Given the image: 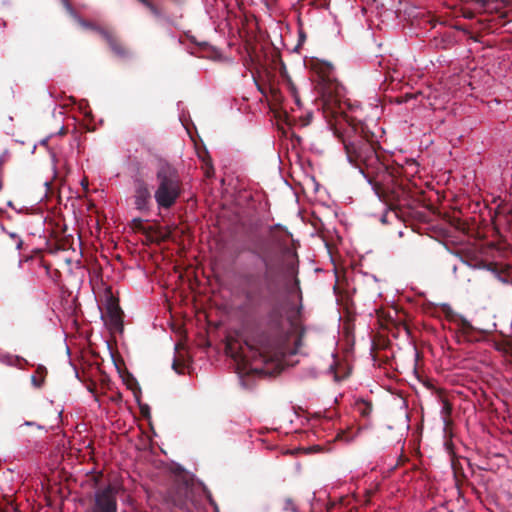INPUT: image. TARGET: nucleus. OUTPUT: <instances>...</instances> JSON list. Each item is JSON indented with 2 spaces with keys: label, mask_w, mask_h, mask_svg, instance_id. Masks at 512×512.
Returning a JSON list of instances; mask_svg holds the SVG:
<instances>
[{
  "label": "nucleus",
  "mask_w": 512,
  "mask_h": 512,
  "mask_svg": "<svg viewBox=\"0 0 512 512\" xmlns=\"http://www.w3.org/2000/svg\"><path fill=\"white\" fill-rule=\"evenodd\" d=\"M333 66L320 63L316 71L325 86L323 87L322 109L328 119L334 134L343 143L348 161L364 175L373 186L379 197L391 194V200L400 203L406 200L408 191L401 179L403 167L389 165L381 160L378 153L380 144L376 135L367 124L349 115L341 101V85L335 79L331 81L330 74Z\"/></svg>",
  "instance_id": "nucleus-1"
},
{
  "label": "nucleus",
  "mask_w": 512,
  "mask_h": 512,
  "mask_svg": "<svg viewBox=\"0 0 512 512\" xmlns=\"http://www.w3.org/2000/svg\"><path fill=\"white\" fill-rule=\"evenodd\" d=\"M258 261L244 266L237 274L238 293L243 298L242 307L255 313L270 303L278 293L279 282L274 265L263 251L253 250Z\"/></svg>",
  "instance_id": "nucleus-2"
},
{
  "label": "nucleus",
  "mask_w": 512,
  "mask_h": 512,
  "mask_svg": "<svg viewBox=\"0 0 512 512\" xmlns=\"http://www.w3.org/2000/svg\"><path fill=\"white\" fill-rule=\"evenodd\" d=\"M155 201L160 209L172 208L183 192V182L178 169L167 161H159L156 173Z\"/></svg>",
  "instance_id": "nucleus-3"
},
{
  "label": "nucleus",
  "mask_w": 512,
  "mask_h": 512,
  "mask_svg": "<svg viewBox=\"0 0 512 512\" xmlns=\"http://www.w3.org/2000/svg\"><path fill=\"white\" fill-rule=\"evenodd\" d=\"M277 355L278 348L276 343L268 334L262 333L252 338L250 341H245V344L240 346L239 351L232 356L236 361L248 366L257 361L263 363L273 361Z\"/></svg>",
  "instance_id": "nucleus-4"
},
{
  "label": "nucleus",
  "mask_w": 512,
  "mask_h": 512,
  "mask_svg": "<svg viewBox=\"0 0 512 512\" xmlns=\"http://www.w3.org/2000/svg\"><path fill=\"white\" fill-rule=\"evenodd\" d=\"M165 502L182 512H196L198 508L194 491L185 482L171 486L166 492Z\"/></svg>",
  "instance_id": "nucleus-5"
},
{
  "label": "nucleus",
  "mask_w": 512,
  "mask_h": 512,
  "mask_svg": "<svg viewBox=\"0 0 512 512\" xmlns=\"http://www.w3.org/2000/svg\"><path fill=\"white\" fill-rule=\"evenodd\" d=\"M134 207L141 213H148L151 208L152 194L149 184L142 176L133 178Z\"/></svg>",
  "instance_id": "nucleus-6"
},
{
  "label": "nucleus",
  "mask_w": 512,
  "mask_h": 512,
  "mask_svg": "<svg viewBox=\"0 0 512 512\" xmlns=\"http://www.w3.org/2000/svg\"><path fill=\"white\" fill-rule=\"evenodd\" d=\"M84 512H117V501L112 486L97 490L92 505Z\"/></svg>",
  "instance_id": "nucleus-7"
},
{
  "label": "nucleus",
  "mask_w": 512,
  "mask_h": 512,
  "mask_svg": "<svg viewBox=\"0 0 512 512\" xmlns=\"http://www.w3.org/2000/svg\"><path fill=\"white\" fill-rule=\"evenodd\" d=\"M143 6H145L149 12L155 17V19L159 22L164 23H174V21L178 18L182 17V14L177 12H171L168 6L163 4H155L151 0H138Z\"/></svg>",
  "instance_id": "nucleus-8"
},
{
  "label": "nucleus",
  "mask_w": 512,
  "mask_h": 512,
  "mask_svg": "<svg viewBox=\"0 0 512 512\" xmlns=\"http://www.w3.org/2000/svg\"><path fill=\"white\" fill-rule=\"evenodd\" d=\"M99 33L117 57L126 58L129 56V50L116 35L103 29H100Z\"/></svg>",
  "instance_id": "nucleus-9"
},
{
  "label": "nucleus",
  "mask_w": 512,
  "mask_h": 512,
  "mask_svg": "<svg viewBox=\"0 0 512 512\" xmlns=\"http://www.w3.org/2000/svg\"><path fill=\"white\" fill-rule=\"evenodd\" d=\"M107 324L110 329L122 330L123 329V312L119 305L114 301H110L107 305Z\"/></svg>",
  "instance_id": "nucleus-10"
},
{
  "label": "nucleus",
  "mask_w": 512,
  "mask_h": 512,
  "mask_svg": "<svg viewBox=\"0 0 512 512\" xmlns=\"http://www.w3.org/2000/svg\"><path fill=\"white\" fill-rule=\"evenodd\" d=\"M47 373L45 366L38 365L35 372L31 375L32 385L37 389L41 388L45 383Z\"/></svg>",
  "instance_id": "nucleus-11"
},
{
  "label": "nucleus",
  "mask_w": 512,
  "mask_h": 512,
  "mask_svg": "<svg viewBox=\"0 0 512 512\" xmlns=\"http://www.w3.org/2000/svg\"><path fill=\"white\" fill-rule=\"evenodd\" d=\"M356 410L362 417L368 418L372 413L373 406L368 401L360 400L356 402Z\"/></svg>",
  "instance_id": "nucleus-12"
},
{
  "label": "nucleus",
  "mask_w": 512,
  "mask_h": 512,
  "mask_svg": "<svg viewBox=\"0 0 512 512\" xmlns=\"http://www.w3.org/2000/svg\"><path fill=\"white\" fill-rule=\"evenodd\" d=\"M287 86H288V89H289L291 95L293 96V98L295 100V103L297 105H300V98H299V95H298L297 88H296L295 84L292 82L291 79L287 80Z\"/></svg>",
  "instance_id": "nucleus-13"
},
{
  "label": "nucleus",
  "mask_w": 512,
  "mask_h": 512,
  "mask_svg": "<svg viewBox=\"0 0 512 512\" xmlns=\"http://www.w3.org/2000/svg\"><path fill=\"white\" fill-rule=\"evenodd\" d=\"M283 510L285 511H291V512H297V506L294 502V500L290 497H287L283 501Z\"/></svg>",
  "instance_id": "nucleus-14"
},
{
  "label": "nucleus",
  "mask_w": 512,
  "mask_h": 512,
  "mask_svg": "<svg viewBox=\"0 0 512 512\" xmlns=\"http://www.w3.org/2000/svg\"><path fill=\"white\" fill-rule=\"evenodd\" d=\"M442 413L445 414L446 417H449L452 413V405L448 401H444Z\"/></svg>",
  "instance_id": "nucleus-15"
},
{
  "label": "nucleus",
  "mask_w": 512,
  "mask_h": 512,
  "mask_svg": "<svg viewBox=\"0 0 512 512\" xmlns=\"http://www.w3.org/2000/svg\"><path fill=\"white\" fill-rule=\"evenodd\" d=\"M412 98H414V96H413V95L406 94L405 96H399V97H396V98H395V102H396L397 104H402V103H404V102H407V101H408V99H412Z\"/></svg>",
  "instance_id": "nucleus-16"
},
{
  "label": "nucleus",
  "mask_w": 512,
  "mask_h": 512,
  "mask_svg": "<svg viewBox=\"0 0 512 512\" xmlns=\"http://www.w3.org/2000/svg\"><path fill=\"white\" fill-rule=\"evenodd\" d=\"M206 496H207V499L209 501V503L215 508V510L217 511L218 510V507H217V504L216 502L214 501V499L212 498L211 496V493L210 492H206Z\"/></svg>",
  "instance_id": "nucleus-17"
},
{
  "label": "nucleus",
  "mask_w": 512,
  "mask_h": 512,
  "mask_svg": "<svg viewBox=\"0 0 512 512\" xmlns=\"http://www.w3.org/2000/svg\"><path fill=\"white\" fill-rule=\"evenodd\" d=\"M140 410H141V414H142L144 417H148V416H149V406H148V405H142V406H140Z\"/></svg>",
  "instance_id": "nucleus-18"
},
{
  "label": "nucleus",
  "mask_w": 512,
  "mask_h": 512,
  "mask_svg": "<svg viewBox=\"0 0 512 512\" xmlns=\"http://www.w3.org/2000/svg\"><path fill=\"white\" fill-rule=\"evenodd\" d=\"M171 2H173L174 4H176L177 6H182L186 0H170Z\"/></svg>",
  "instance_id": "nucleus-19"
},
{
  "label": "nucleus",
  "mask_w": 512,
  "mask_h": 512,
  "mask_svg": "<svg viewBox=\"0 0 512 512\" xmlns=\"http://www.w3.org/2000/svg\"><path fill=\"white\" fill-rule=\"evenodd\" d=\"M463 328L464 329H472V326H471V324L469 322L464 321L463 322Z\"/></svg>",
  "instance_id": "nucleus-20"
},
{
  "label": "nucleus",
  "mask_w": 512,
  "mask_h": 512,
  "mask_svg": "<svg viewBox=\"0 0 512 512\" xmlns=\"http://www.w3.org/2000/svg\"><path fill=\"white\" fill-rule=\"evenodd\" d=\"M133 222H134L135 227H138V226L141 225L142 220L141 219H134Z\"/></svg>",
  "instance_id": "nucleus-21"
},
{
  "label": "nucleus",
  "mask_w": 512,
  "mask_h": 512,
  "mask_svg": "<svg viewBox=\"0 0 512 512\" xmlns=\"http://www.w3.org/2000/svg\"><path fill=\"white\" fill-rule=\"evenodd\" d=\"M178 365H179V362H178V360L175 359L173 361V369L176 370L177 372H178Z\"/></svg>",
  "instance_id": "nucleus-22"
},
{
  "label": "nucleus",
  "mask_w": 512,
  "mask_h": 512,
  "mask_svg": "<svg viewBox=\"0 0 512 512\" xmlns=\"http://www.w3.org/2000/svg\"><path fill=\"white\" fill-rule=\"evenodd\" d=\"M311 117H312L311 114L307 115L304 125H308L310 123Z\"/></svg>",
  "instance_id": "nucleus-23"
},
{
  "label": "nucleus",
  "mask_w": 512,
  "mask_h": 512,
  "mask_svg": "<svg viewBox=\"0 0 512 512\" xmlns=\"http://www.w3.org/2000/svg\"><path fill=\"white\" fill-rule=\"evenodd\" d=\"M22 244H23V241L19 240L18 243H17V249H21Z\"/></svg>",
  "instance_id": "nucleus-24"
},
{
  "label": "nucleus",
  "mask_w": 512,
  "mask_h": 512,
  "mask_svg": "<svg viewBox=\"0 0 512 512\" xmlns=\"http://www.w3.org/2000/svg\"><path fill=\"white\" fill-rule=\"evenodd\" d=\"M101 477L102 473H99L97 476H95V482L97 483Z\"/></svg>",
  "instance_id": "nucleus-25"
},
{
  "label": "nucleus",
  "mask_w": 512,
  "mask_h": 512,
  "mask_svg": "<svg viewBox=\"0 0 512 512\" xmlns=\"http://www.w3.org/2000/svg\"><path fill=\"white\" fill-rule=\"evenodd\" d=\"M277 227H279V225L272 226V227L270 228V233H271V235L273 234V232H274L275 228H277Z\"/></svg>",
  "instance_id": "nucleus-26"
},
{
  "label": "nucleus",
  "mask_w": 512,
  "mask_h": 512,
  "mask_svg": "<svg viewBox=\"0 0 512 512\" xmlns=\"http://www.w3.org/2000/svg\"><path fill=\"white\" fill-rule=\"evenodd\" d=\"M258 89L260 90V92H261L262 94H265V92H264V90L262 89V87H261V86H258Z\"/></svg>",
  "instance_id": "nucleus-27"
}]
</instances>
